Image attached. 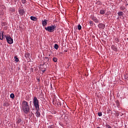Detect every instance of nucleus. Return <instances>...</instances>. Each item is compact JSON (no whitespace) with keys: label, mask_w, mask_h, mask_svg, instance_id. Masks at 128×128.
<instances>
[{"label":"nucleus","mask_w":128,"mask_h":128,"mask_svg":"<svg viewBox=\"0 0 128 128\" xmlns=\"http://www.w3.org/2000/svg\"><path fill=\"white\" fill-rule=\"evenodd\" d=\"M22 110L24 114H28L30 112V106L28 102L23 100L22 104Z\"/></svg>","instance_id":"obj_1"},{"label":"nucleus","mask_w":128,"mask_h":128,"mask_svg":"<svg viewBox=\"0 0 128 128\" xmlns=\"http://www.w3.org/2000/svg\"><path fill=\"white\" fill-rule=\"evenodd\" d=\"M33 104L35 108V110H38L40 108V104H38V100L36 96H34V98Z\"/></svg>","instance_id":"obj_2"},{"label":"nucleus","mask_w":128,"mask_h":128,"mask_svg":"<svg viewBox=\"0 0 128 128\" xmlns=\"http://www.w3.org/2000/svg\"><path fill=\"white\" fill-rule=\"evenodd\" d=\"M56 28V25H51L50 26H48V27L45 28L46 30H47L48 32H54Z\"/></svg>","instance_id":"obj_3"},{"label":"nucleus","mask_w":128,"mask_h":128,"mask_svg":"<svg viewBox=\"0 0 128 128\" xmlns=\"http://www.w3.org/2000/svg\"><path fill=\"white\" fill-rule=\"evenodd\" d=\"M5 36L8 44H12V42H14V40H12V37H10V36Z\"/></svg>","instance_id":"obj_4"},{"label":"nucleus","mask_w":128,"mask_h":128,"mask_svg":"<svg viewBox=\"0 0 128 128\" xmlns=\"http://www.w3.org/2000/svg\"><path fill=\"white\" fill-rule=\"evenodd\" d=\"M54 104H56L58 106H62V103L60 102V100H56V99H54L53 100Z\"/></svg>","instance_id":"obj_5"},{"label":"nucleus","mask_w":128,"mask_h":128,"mask_svg":"<svg viewBox=\"0 0 128 128\" xmlns=\"http://www.w3.org/2000/svg\"><path fill=\"white\" fill-rule=\"evenodd\" d=\"M98 28H102V30H104V28H106V25H104V24L102 23H100L98 24Z\"/></svg>","instance_id":"obj_6"},{"label":"nucleus","mask_w":128,"mask_h":128,"mask_svg":"<svg viewBox=\"0 0 128 128\" xmlns=\"http://www.w3.org/2000/svg\"><path fill=\"white\" fill-rule=\"evenodd\" d=\"M48 24V20H42V26H46Z\"/></svg>","instance_id":"obj_7"},{"label":"nucleus","mask_w":128,"mask_h":128,"mask_svg":"<svg viewBox=\"0 0 128 128\" xmlns=\"http://www.w3.org/2000/svg\"><path fill=\"white\" fill-rule=\"evenodd\" d=\"M36 110V116L37 118H40V112L39 110H40V108L38 110Z\"/></svg>","instance_id":"obj_8"},{"label":"nucleus","mask_w":128,"mask_h":128,"mask_svg":"<svg viewBox=\"0 0 128 128\" xmlns=\"http://www.w3.org/2000/svg\"><path fill=\"white\" fill-rule=\"evenodd\" d=\"M19 14L20 16H24V9H20L19 10Z\"/></svg>","instance_id":"obj_9"},{"label":"nucleus","mask_w":128,"mask_h":128,"mask_svg":"<svg viewBox=\"0 0 128 128\" xmlns=\"http://www.w3.org/2000/svg\"><path fill=\"white\" fill-rule=\"evenodd\" d=\"M0 40H4V32H0Z\"/></svg>","instance_id":"obj_10"},{"label":"nucleus","mask_w":128,"mask_h":128,"mask_svg":"<svg viewBox=\"0 0 128 128\" xmlns=\"http://www.w3.org/2000/svg\"><path fill=\"white\" fill-rule=\"evenodd\" d=\"M92 20H94V22L98 23L99 22L98 20V18H96L93 17L92 18Z\"/></svg>","instance_id":"obj_11"},{"label":"nucleus","mask_w":128,"mask_h":128,"mask_svg":"<svg viewBox=\"0 0 128 128\" xmlns=\"http://www.w3.org/2000/svg\"><path fill=\"white\" fill-rule=\"evenodd\" d=\"M30 20H34V22H36V20H37V18L34 16H31L30 17Z\"/></svg>","instance_id":"obj_12"},{"label":"nucleus","mask_w":128,"mask_h":128,"mask_svg":"<svg viewBox=\"0 0 128 128\" xmlns=\"http://www.w3.org/2000/svg\"><path fill=\"white\" fill-rule=\"evenodd\" d=\"M100 14H106V10H100Z\"/></svg>","instance_id":"obj_13"},{"label":"nucleus","mask_w":128,"mask_h":128,"mask_svg":"<svg viewBox=\"0 0 128 128\" xmlns=\"http://www.w3.org/2000/svg\"><path fill=\"white\" fill-rule=\"evenodd\" d=\"M25 58H30V53L27 52L25 54Z\"/></svg>","instance_id":"obj_14"},{"label":"nucleus","mask_w":128,"mask_h":128,"mask_svg":"<svg viewBox=\"0 0 128 128\" xmlns=\"http://www.w3.org/2000/svg\"><path fill=\"white\" fill-rule=\"evenodd\" d=\"M118 14L119 16H124V12H120L118 13Z\"/></svg>","instance_id":"obj_15"},{"label":"nucleus","mask_w":128,"mask_h":128,"mask_svg":"<svg viewBox=\"0 0 128 128\" xmlns=\"http://www.w3.org/2000/svg\"><path fill=\"white\" fill-rule=\"evenodd\" d=\"M112 48L113 50H114L115 52H116V50H118V48L114 46H112Z\"/></svg>","instance_id":"obj_16"},{"label":"nucleus","mask_w":128,"mask_h":128,"mask_svg":"<svg viewBox=\"0 0 128 128\" xmlns=\"http://www.w3.org/2000/svg\"><path fill=\"white\" fill-rule=\"evenodd\" d=\"M120 8L121 10H124L126 9V8L124 6H120Z\"/></svg>","instance_id":"obj_17"},{"label":"nucleus","mask_w":128,"mask_h":128,"mask_svg":"<svg viewBox=\"0 0 128 128\" xmlns=\"http://www.w3.org/2000/svg\"><path fill=\"white\" fill-rule=\"evenodd\" d=\"M116 106H118H118H120V101H118V100H117L116 101Z\"/></svg>","instance_id":"obj_18"},{"label":"nucleus","mask_w":128,"mask_h":128,"mask_svg":"<svg viewBox=\"0 0 128 128\" xmlns=\"http://www.w3.org/2000/svg\"><path fill=\"white\" fill-rule=\"evenodd\" d=\"M54 48H55V50H58V44H55L54 46Z\"/></svg>","instance_id":"obj_19"},{"label":"nucleus","mask_w":128,"mask_h":128,"mask_svg":"<svg viewBox=\"0 0 128 128\" xmlns=\"http://www.w3.org/2000/svg\"><path fill=\"white\" fill-rule=\"evenodd\" d=\"M10 98L12 99L14 98V94H11L10 95Z\"/></svg>","instance_id":"obj_20"},{"label":"nucleus","mask_w":128,"mask_h":128,"mask_svg":"<svg viewBox=\"0 0 128 128\" xmlns=\"http://www.w3.org/2000/svg\"><path fill=\"white\" fill-rule=\"evenodd\" d=\"M53 61L54 62H58V58L55 57L53 58Z\"/></svg>","instance_id":"obj_21"},{"label":"nucleus","mask_w":128,"mask_h":128,"mask_svg":"<svg viewBox=\"0 0 128 128\" xmlns=\"http://www.w3.org/2000/svg\"><path fill=\"white\" fill-rule=\"evenodd\" d=\"M14 58H15V61L18 62L19 60H18V57L14 56Z\"/></svg>","instance_id":"obj_22"},{"label":"nucleus","mask_w":128,"mask_h":128,"mask_svg":"<svg viewBox=\"0 0 128 128\" xmlns=\"http://www.w3.org/2000/svg\"><path fill=\"white\" fill-rule=\"evenodd\" d=\"M98 116H102V113L101 112H98Z\"/></svg>","instance_id":"obj_23"},{"label":"nucleus","mask_w":128,"mask_h":128,"mask_svg":"<svg viewBox=\"0 0 128 128\" xmlns=\"http://www.w3.org/2000/svg\"><path fill=\"white\" fill-rule=\"evenodd\" d=\"M22 122V120L18 119L17 121V124H20Z\"/></svg>","instance_id":"obj_24"},{"label":"nucleus","mask_w":128,"mask_h":128,"mask_svg":"<svg viewBox=\"0 0 128 128\" xmlns=\"http://www.w3.org/2000/svg\"><path fill=\"white\" fill-rule=\"evenodd\" d=\"M22 4H26V0H22Z\"/></svg>","instance_id":"obj_25"},{"label":"nucleus","mask_w":128,"mask_h":128,"mask_svg":"<svg viewBox=\"0 0 128 128\" xmlns=\"http://www.w3.org/2000/svg\"><path fill=\"white\" fill-rule=\"evenodd\" d=\"M106 128H112V126H109L108 124H106Z\"/></svg>","instance_id":"obj_26"},{"label":"nucleus","mask_w":128,"mask_h":128,"mask_svg":"<svg viewBox=\"0 0 128 128\" xmlns=\"http://www.w3.org/2000/svg\"><path fill=\"white\" fill-rule=\"evenodd\" d=\"M78 30H80V24L78 25Z\"/></svg>","instance_id":"obj_27"},{"label":"nucleus","mask_w":128,"mask_h":128,"mask_svg":"<svg viewBox=\"0 0 128 128\" xmlns=\"http://www.w3.org/2000/svg\"><path fill=\"white\" fill-rule=\"evenodd\" d=\"M48 128H54V126H52V125L49 126H48Z\"/></svg>","instance_id":"obj_28"},{"label":"nucleus","mask_w":128,"mask_h":128,"mask_svg":"<svg viewBox=\"0 0 128 128\" xmlns=\"http://www.w3.org/2000/svg\"><path fill=\"white\" fill-rule=\"evenodd\" d=\"M90 24H94V22H92V21H90Z\"/></svg>","instance_id":"obj_29"},{"label":"nucleus","mask_w":128,"mask_h":128,"mask_svg":"<svg viewBox=\"0 0 128 128\" xmlns=\"http://www.w3.org/2000/svg\"><path fill=\"white\" fill-rule=\"evenodd\" d=\"M42 72H46V68L44 70H42Z\"/></svg>","instance_id":"obj_30"},{"label":"nucleus","mask_w":128,"mask_h":128,"mask_svg":"<svg viewBox=\"0 0 128 128\" xmlns=\"http://www.w3.org/2000/svg\"><path fill=\"white\" fill-rule=\"evenodd\" d=\"M14 2H18V0H14Z\"/></svg>","instance_id":"obj_31"},{"label":"nucleus","mask_w":128,"mask_h":128,"mask_svg":"<svg viewBox=\"0 0 128 128\" xmlns=\"http://www.w3.org/2000/svg\"><path fill=\"white\" fill-rule=\"evenodd\" d=\"M47 62H50V59L46 60Z\"/></svg>","instance_id":"obj_32"},{"label":"nucleus","mask_w":128,"mask_h":128,"mask_svg":"<svg viewBox=\"0 0 128 128\" xmlns=\"http://www.w3.org/2000/svg\"><path fill=\"white\" fill-rule=\"evenodd\" d=\"M98 2H99V4L100 2V1H98Z\"/></svg>","instance_id":"obj_33"},{"label":"nucleus","mask_w":128,"mask_h":128,"mask_svg":"<svg viewBox=\"0 0 128 128\" xmlns=\"http://www.w3.org/2000/svg\"><path fill=\"white\" fill-rule=\"evenodd\" d=\"M126 78V77L125 76V78Z\"/></svg>","instance_id":"obj_34"},{"label":"nucleus","mask_w":128,"mask_h":128,"mask_svg":"<svg viewBox=\"0 0 128 128\" xmlns=\"http://www.w3.org/2000/svg\"><path fill=\"white\" fill-rule=\"evenodd\" d=\"M80 29L82 30V26H80Z\"/></svg>","instance_id":"obj_35"},{"label":"nucleus","mask_w":128,"mask_h":128,"mask_svg":"<svg viewBox=\"0 0 128 128\" xmlns=\"http://www.w3.org/2000/svg\"><path fill=\"white\" fill-rule=\"evenodd\" d=\"M97 128H100V127H98Z\"/></svg>","instance_id":"obj_36"}]
</instances>
